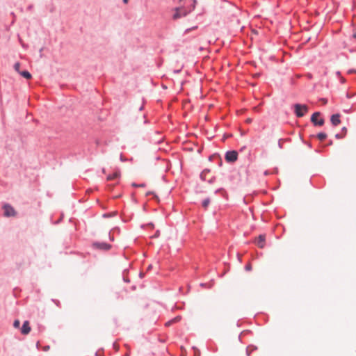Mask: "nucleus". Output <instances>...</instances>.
Masks as SVG:
<instances>
[{
  "label": "nucleus",
  "instance_id": "1",
  "mask_svg": "<svg viewBox=\"0 0 356 356\" xmlns=\"http://www.w3.org/2000/svg\"><path fill=\"white\" fill-rule=\"evenodd\" d=\"M194 7L195 6L193 5L190 8L180 7L176 8L175 13L173 15V18L176 19L181 17L186 16L187 13H190L194 8Z\"/></svg>",
  "mask_w": 356,
  "mask_h": 356
},
{
  "label": "nucleus",
  "instance_id": "17",
  "mask_svg": "<svg viewBox=\"0 0 356 356\" xmlns=\"http://www.w3.org/2000/svg\"><path fill=\"white\" fill-rule=\"evenodd\" d=\"M19 325H20V322L19 320H15L13 323V326L15 328H18L19 327Z\"/></svg>",
  "mask_w": 356,
  "mask_h": 356
},
{
  "label": "nucleus",
  "instance_id": "21",
  "mask_svg": "<svg viewBox=\"0 0 356 356\" xmlns=\"http://www.w3.org/2000/svg\"><path fill=\"white\" fill-rule=\"evenodd\" d=\"M250 121H251V120H250V119H248V120H247V122H250Z\"/></svg>",
  "mask_w": 356,
  "mask_h": 356
},
{
  "label": "nucleus",
  "instance_id": "9",
  "mask_svg": "<svg viewBox=\"0 0 356 356\" xmlns=\"http://www.w3.org/2000/svg\"><path fill=\"white\" fill-rule=\"evenodd\" d=\"M95 246H96L97 248L102 249V250H109L111 248V245L106 243H95Z\"/></svg>",
  "mask_w": 356,
  "mask_h": 356
},
{
  "label": "nucleus",
  "instance_id": "2",
  "mask_svg": "<svg viewBox=\"0 0 356 356\" xmlns=\"http://www.w3.org/2000/svg\"><path fill=\"white\" fill-rule=\"evenodd\" d=\"M294 111L297 117L301 118L308 111V107L306 105L296 104L294 106Z\"/></svg>",
  "mask_w": 356,
  "mask_h": 356
},
{
  "label": "nucleus",
  "instance_id": "10",
  "mask_svg": "<svg viewBox=\"0 0 356 356\" xmlns=\"http://www.w3.org/2000/svg\"><path fill=\"white\" fill-rule=\"evenodd\" d=\"M120 175V172L119 171L115 172L113 175H110L107 177L108 181L113 180L118 177H119Z\"/></svg>",
  "mask_w": 356,
  "mask_h": 356
},
{
  "label": "nucleus",
  "instance_id": "18",
  "mask_svg": "<svg viewBox=\"0 0 356 356\" xmlns=\"http://www.w3.org/2000/svg\"><path fill=\"white\" fill-rule=\"evenodd\" d=\"M245 268H246L247 270H251V266L250 265H248V266H246Z\"/></svg>",
  "mask_w": 356,
  "mask_h": 356
},
{
  "label": "nucleus",
  "instance_id": "22",
  "mask_svg": "<svg viewBox=\"0 0 356 356\" xmlns=\"http://www.w3.org/2000/svg\"><path fill=\"white\" fill-rule=\"evenodd\" d=\"M343 130L346 131V129L345 127L343 129Z\"/></svg>",
  "mask_w": 356,
  "mask_h": 356
},
{
  "label": "nucleus",
  "instance_id": "11",
  "mask_svg": "<svg viewBox=\"0 0 356 356\" xmlns=\"http://www.w3.org/2000/svg\"><path fill=\"white\" fill-rule=\"evenodd\" d=\"M19 74L26 79H31L32 77L31 74L28 71H21Z\"/></svg>",
  "mask_w": 356,
  "mask_h": 356
},
{
  "label": "nucleus",
  "instance_id": "12",
  "mask_svg": "<svg viewBox=\"0 0 356 356\" xmlns=\"http://www.w3.org/2000/svg\"><path fill=\"white\" fill-rule=\"evenodd\" d=\"M210 173V170H204L202 171V172L201 173V178L203 179V180H206L207 177V175Z\"/></svg>",
  "mask_w": 356,
  "mask_h": 356
},
{
  "label": "nucleus",
  "instance_id": "3",
  "mask_svg": "<svg viewBox=\"0 0 356 356\" xmlns=\"http://www.w3.org/2000/svg\"><path fill=\"white\" fill-rule=\"evenodd\" d=\"M3 209L4 210V216L6 217H13L17 214L14 208L8 204H4Z\"/></svg>",
  "mask_w": 356,
  "mask_h": 356
},
{
  "label": "nucleus",
  "instance_id": "6",
  "mask_svg": "<svg viewBox=\"0 0 356 356\" xmlns=\"http://www.w3.org/2000/svg\"><path fill=\"white\" fill-rule=\"evenodd\" d=\"M31 328L29 322L28 321H24L22 325V327L21 328L22 334L24 335H26V334H29V332H31Z\"/></svg>",
  "mask_w": 356,
  "mask_h": 356
},
{
  "label": "nucleus",
  "instance_id": "15",
  "mask_svg": "<svg viewBox=\"0 0 356 356\" xmlns=\"http://www.w3.org/2000/svg\"><path fill=\"white\" fill-rule=\"evenodd\" d=\"M209 203L210 200L207 198L202 202V207L206 209L209 206Z\"/></svg>",
  "mask_w": 356,
  "mask_h": 356
},
{
  "label": "nucleus",
  "instance_id": "14",
  "mask_svg": "<svg viewBox=\"0 0 356 356\" xmlns=\"http://www.w3.org/2000/svg\"><path fill=\"white\" fill-rule=\"evenodd\" d=\"M327 137V134H325V133H319L318 135H317V138L321 140V141H323Z\"/></svg>",
  "mask_w": 356,
  "mask_h": 356
},
{
  "label": "nucleus",
  "instance_id": "7",
  "mask_svg": "<svg viewBox=\"0 0 356 356\" xmlns=\"http://www.w3.org/2000/svg\"><path fill=\"white\" fill-rule=\"evenodd\" d=\"M255 243L260 248H263L265 245V236L263 235H260L255 241Z\"/></svg>",
  "mask_w": 356,
  "mask_h": 356
},
{
  "label": "nucleus",
  "instance_id": "4",
  "mask_svg": "<svg viewBox=\"0 0 356 356\" xmlns=\"http://www.w3.org/2000/svg\"><path fill=\"white\" fill-rule=\"evenodd\" d=\"M238 153L236 151H229L225 154V160L227 162H234L237 160Z\"/></svg>",
  "mask_w": 356,
  "mask_h": 356
},
{
  "label": "nucleus",
  "instance_id": "13",
  "mask_svg": "<svg viewBox=\"0 0 356 356\" xmlns=\"http://www.w3.org/2000/svg\"><path fill=\"white\" fill-rule=\"evenodd\" d=\"M180 319H181V317H180V316H177V317H175V318H173L172 320L168 321V322L165 323V325H166L167 326H169L170 325H171V324H172V323H176V322L179 321H180Z\"/></svg>",
  "mask_w": 356,
  "mask_h": 356
},
{
  "label": "nucleus",
  "instance_id": "5",
  "mask_svg": "<svg viewBox=\"0 0 356 356\" xmlns=\"http://www.w3.org/2000/svg\"><path fill=\"white\" fill-rule=\"evenodd\" d=\"M320 116L319 112L314 113L311 118V121L315 124L318 126H322L324 124L323 119L321 118L319 120L318 118Z\"/></svg>",
  "mask_w": 356,
  "mask_h": 356
},
{
  "label": "nucleus",
  "instance_id": "20",
  "mask_svg": "<svg viewBox=\"0 0 356 356\" xmlns=\"http://www.w3.org/2000/svg\"><path fill=\"white\" fill-rule=\"evenodd\" d=\"M47 349H49V346L44 348V350H47Z\"/></svg>",
  "mask_w": 356,
  "mask_h": 356
},
{
  "label": "nucleus",
  "instance_id": "16",
  "mask_svg": "<svg viewBox=\"0 0 356 356\" xmlns=\"http://www.w3.org/2000/svg\"><path fill=\"white\" fill-rule=\"evenodd\" d=\"M20 63H16L15 65H14V69L16 72H17L19 74L21 72L20 70Z\"/></svg>",
  "mask_w": 356,
  "mask_h": 356
},
{
  "label": "nucleus",
  "instance_id": "19",
  "mask_svg": "<svg viewBox=\"0 0 356 356\" xmlns=\"http://www.w3.org/2000/svg\"><path fill=\"white\" fill-rule=\"evenodd\" d=\"M353 38H356V33L353 34Z\"/></svg>",
  "mask_w": 356,
  "mask_h": 356
},
{
  "label": "nucleus",
  "instance_id": "8",
  "mask_svg": "<svg viewBox=\"0 0 356 356\" xmlns=\"http://www.w3.org/2000/svg\"><path fill=\"white\" fill-rule=\"evenodd\" d=\"M331 122L334 126H337L340 124V115L339 114H334L331 117Z\"/></svg>",
  "mask_w": 356,
  "mask_h": 356
}]
</instances>
